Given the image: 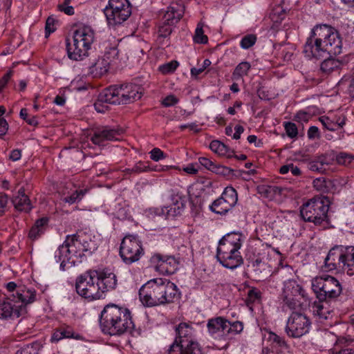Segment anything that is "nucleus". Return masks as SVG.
I'll return each mask as SVG.
<instances>
[{
	"label": "nucleus",
	"instance_id": "ea45409f",
	"mask_svg": "<svg viewBox=\"0 0 354 354\" xmlns=\"http://www.w3.org/2000/svg\"><path fill=\"white\" fill-rule=\"evenodd\" d=\"M152 170L149 165V162L139 161L133 167L127 168L125 171L128 174H140Z\"/></svg>",
	"mask_w": 354,
	"mask_h": 354
},
{
	"label": "nucleus",
	"instance_id": "e2e57ef3",
	"mask_svg": "<svg viewBox=\"0 0 354 354\" xmlns=\"http://www.w3.org/2000/svg\"><path fill=\"white\" fill-rule=\"evenodd\" d=\"M198 161L202 166H203L205 168L211 171H212L213 167L216 164L215 162H214L213 161H212L211 160L206 157H200L198 158Z\"/></svg>",
	"mask_w": 354,
	"mask_h": 354
},
{
	"label": "nucleus",
	"instance_id": "dca6fc26",
	"mask_svg": "<svg viewBox=\"0 0 354 354\" xmlns=\"http://www.w3.org/2000/svg\"><path fill=\"white\" fill-rule=\"evenodd\" d=\"M171 201L172 203L170 205L152 209L151 212L165 219L172 218L181 214L185 207V196L177 193L172 195Z\"/></svg>",
	"mask_w": 354,
	"mask_h": 354
},
{
	"label": "nucleus",
	"instance_id": "6e6d98bb",
	"mask_svg": "<svg viewBox=\"0 0 354 354\" xmlns=\"http://www.w3.org/2000/svg\"><path fill=\"white\" fill-rule=\"evenodd\" d=\"M297 297H283V301L290 309L295 310L297 307L300 306V301Z\"/></svg>",
	"mask_w": 354,
	"mask_h": 354
},
{
	"label": "nucleus",
	"instance_id": "338daca9",
	"mask_svg": "<svg viewBox=\"0 0 354 354\" xmlns=\"http://www.w3.org/2000/svg\"><path fill=\"white\" fill-rule=\"evenodd\" d=\"M57 7L59 11L64 12L68 15H73L74 14V8L71 6L64 7V5H58Z\"/></svg>",
	"mask_w": 354,
	"mask_h": 354
},
{
	"label": "nucleus",
	"instance_id": "a878e982",
	"mask_svg": "<svg viewBox=\"0 0 354 354\" xmlns=\"http://www.w3.org/2000/svg\"><path fill=\"white\" fill-rule=\"evenodd\" d=\"M15 208L20 212H28L31 210L32 206L30 201L25 194L24 187H21L17 192V195L12 200Z\"/></svg>",
	"mask_w": 354,
	"mask_h": 354
},
{
	"label": "nucleus",
	"instance_id": "1a4fd4ad",
	"mask_svg": "<svg viewBox=\"0 0 354 354\" xmlns=\"http://www.w3.org/2000/svg\"><path fill=\"white\" fill-rule=\"evenodd\" d=\"M82 243L80 242V234L68 235L64 243L59 246L55 252V259L56 262H60V269L65 270L66 263H70V260L74 257L82 259L83 252H82Z\"/></svg>",
	"mask_w": 354,
	"mask_h": 354
},
{
	"label": "nucleus",
	"instance_id": "8fccbe9b",
	"mask_svg": "<svg viewBox=\"0 0 354 354\" xmlns=\"http://www.w3.org/2000/svg\"><path fill=\"white\" fill-rule=\"evenodd\" d=\"M9 198L7 194L0 193V216L5 214L9 208Z\"/></svg>",
	"mask_w": 354,
	"mask_h": 354
},
{
	"label": "nucleus",
	"instance_id": "f704fd0d",
	"mask_svg": "<svg viewBox=\"0 0 354 354\" xmlns=\"http://www.w3.org/2000/svg\"><path fill=\"white\" fill-rule=\"evenodd\" d=\"M341 65L342 62L339 60L328 57L322 62L320 69L324 73L329 74L339 69Z\"/></svg>",
	"mask_w": 354,
	"mask_h": 354
},
{
	"label": "nucleus",
	"instance_id": "f03ea898",
	"mask_svg": "<svg viewBox=\"0 0 354 354\" xmlns=\"http://www.w3.org/2000/svg\"><path fill=\"white\" fill-rule=\"evenodd\" d=\"M179 295L175 283L161 278L147 281L139 290L140 299L147 307L171 304Z\"/></svg>",
	"mask_w": 354,
	"mask_h": 354
},
{
	"label": "nucleus",
	"instance_id": "6ab92c4d",
	"mask_svg": "<svg viewBox=\"0 0 354 354\" xmlns=\"http://www.w3.org/2000/svg\"><path fill=\"white\" fill-rule=\"evenodd\" d=\"M176 337L173 344H177L179 347L198 344L194 339V330L192 326L185 322H182L176 327Z\"/></svg>",
	"mask_w": 354,
	"mask_h": 354
},
{
	"label": "nucleus",
	"instance_id": "2eb2a0df",
	"mask_svg": "<svg viewBox=\"0 0 354 354\" xmlns=\"http://www.w3.org/2000/svg\"><path fill=\"white\" fill-rule=\"evenodd\" d=\"M118 56V50L113 46L106 50L103 55L95 59L89 66V73L93 77H100L107 73L110 64Z\"/></svg>",
	"mask_w": 354,
	"mask_h": 354
},
{
	"label": "nucleus",
	"instance_id": "37998d69",
	"mask_svg": "<svg viewBox=\"0 0 354 354\" xmlns=\"http://www.w3.org/2000/svg\"><path fill=\"white\" fill-rule=\"evenodd\" d=\"M174 25L167 24L160 21L158 28V37L160 38H166L169 37L173 30Z\"/></svg>",
	"mask_w": 354,
	"mask_h": 354
},
{
	"label": "nucleus",
	"instance_id": "39448f33",
	"mask_svg": "<svg viewBox=\"0 0 354 354\" xmlns=\"http://www.w3.org/2000/svg\"><path fill=\"white\" fill-rule=\"evenodd\" d=\"M95 41V32L88 25L79 24L73 32V43L66 39L68 57L73 60H82L88 55V50Z\"/></svg>",
	"mask_w": 354,
	"mask_h": 354
},
{
	"label": "nucleus",
	"instance_id": "680f3d73",
	"mask_svg": "<svg viewBox=\"0 0 354 354\" xmlns=\"http://www.w3.org/2000/svg\"><path fill=\"white\" fill-rule=\"evenodd\" d=\"M103 103L111 104L109 101H104L101 99V93H100L97 102L95 103L94 106L95 110L99 113H104L107 106L104 107Z\"/></svg>",
	"mask_w": 354,
	"mask_h": 354
},
{
	"label": "nucleus",
	"instance_id": "69168bd1",
	"mask_svg": "<svg viewBox=\"0 0 354 354\" xmlns=\"http://www.w3.org/2000/svg\"><path fill=\"white\" fill-rule=\"evenodd\" d=\"M8 130V124L6 119H0V137L6 135Z\"/></svg>",
	"mask_w": 354,
	"mask_h": 354
},
{
	"label": "nucleus",
	"instance_id": "5701e85b",
	"mask_svg": "<svg viewBox=\"0 0 354 354\" xmlns=\"http://www.w3.org/2000/svg\"><path fill=\"white\" fill-rule=\"evenodd\" d=\"M15 297V301L18 306L26 308V305L33 303L36 300L37 292L34 288H28L26 286H19L17 290V295H10Z\"/></svg>",
	"mask_w": 354,
	"mask_h": 354
},
{
	"label": "nucleus",
	"instance_id": "423d86ee",
	"mask_svg": "<svg viewBox=\"0 0 354 354\" xmlns=\"http://www.w3.org/2000/svg\"><path fill=\"white\" fill-rule=\"evenodd\" d=\"M329 205L330 201L327 197H314L301 207L300 215L304 221L325 228L330 223L328 215Z\"/></svg>",
	"mask_w": 354,
	"mask_h": 354
},
{
	"label": "nucleus",
	"instance_id": "9b49d317",
	"mask_svg": "<svg viewBox=\"0 0 354 354\" xmlns=\"http://www.w3.org/2000/svg\"><path fill=\"white\" fill-rule=\"evenodd\" d=\"M96 274L97 270H89L77 278L75 288L79 295L89 300L99 299L102 297L97 283H95L94 281Z\"/></svg>",
	"mask_w": 354,
	"mask_h": 354
},
{
	"label": "nucleus",
	"instance_id": "c756f323",
	"mask_svg": "<svg viewBox=\"0 0 354 354\" xmlns=\"http://www.w3.org/2000/svg\"><path fill=\"white\" fill-rule=\"evenodd\" d=\"M64 338L80 339L81 336L79 334H75L72 327L63 326L55 330L51 337V341L57 342Z\"/></svg>",
	"mask_w": 354,
	"mask_h": 354
},
{
	"label": "nucleus",
	"instance_id": "c85d7f7f",
	"mask_svg": "<svg viewBox=\"0 0 354 354\" xmlns=\"http://www.w3.org/2000/svg\"><path fill=\"white\" fill-rule=\"evenodd\" d=\"M330 163L331 159L328 156L322 155L310 161L308 168L312 171L324 173L326 171V167L330 165Z\"/></svg>",
	"mask_w": 354,
	"mask_h": 354
},
{
	"label": "nucleus",
	"instance_id": "5fc2aeb1",
	"mask_svg": "<svg viewBox=\"0 0 354 354\" xmlns=\"http://www.w3.org/2000/svg\"><path fill=\"white\" fill-rule=\"evenodd\" d=\"M233 171L232 169H230L229 167L221 165H216L215 164L214 167H213L212 172L222 175V176H228Z\"/></svg>",
	"mask_w": 354,
	"mask_h": 354
},
{
	"label": "nucleus",
	"instance_id": "b1692460",
	"mask_svg": "<svg viewBox=\"0 0 354 354\" xmlns=\"http://www.w3.org/2000/svg\"><path fill=\"white\" fill-rule=\"evenodd\" d=\"M342 245H335L328 252L324 260L325 268L328 271L342 269Z\"/></svg>",
	"mask_w": 354,
	"mask_h": 354
},
{
	"label": "nucleus",
	"instance_id": "4be33fe9",
	"mask_svg": "<svg viewBox=\"0 0 354 354\" xmlns=\"http://www.w3.org/2000/svg\"><path fill=\"white\" fill-rule=\"evenodd\" d=\"M184 12L185 8L182 3L173 2L167 7L160 21L175 26L183 17Z\"/></svg>",
	"mask_w": 354,
	"mask_h": 354
},
{
	"label": "nucleus",
	"instance_id": "de8ad7c7",
	"mask_svg": "<svg viewBox=\"0 0 354 354\" xmlns=\"http://www.w3.org/2000/svg\"><path fill=\"white\" fill-rule=\"evenodd\" d=\"M179 64L177 61H171L159 66V71L163 74H168L174 72Z\"/></svg>",
	"mask_w": 354,
	"mask_h": 354
},
{
	"label": "nucleus",
	"instance_id": "603ef678",
	"mask_svg": "<svg viewBox=\"0 0 354 354\" xmlns=\"http://www.w3.org/2000/svg\"><path fill=\"white\" fill-rule=\"evenodd\" d=\"M261 298V292L257 288H252L248 292L247 301L248 303H254L259 301Z\"/></svg>",
	"mask_w": 354,
	"mask_h": 354
},
{
	"label": "nucleus",
	"instance_id": "f3484780",
	"mask_svg": "<svg viewBox=\"0 0 354 354\" xmlns=\"http://www.w3.org/2000/svg\"><path fill=\"white\" fill-rule=\"evenodd\" d=\"M124 133L122 128H112L104 126L96 128L91 136V140L95 145L104 146L108 141L119 140V136Z\"/></svg>",
	"mask_w": 354,
	"mask_h": 354
},
{
	"label": "nucleus",
	"instance_id": "49530a36",
	"mask_svg": "<svg viewBox=\"0 0 354 354\" xmlns=\"http://www.w3.org/2000/svg\"><path fill=\"white\" fill-rule=\"evenodd\" d=\"M279 171L281 174H286L290 172L295 176H299L301 173L300 169L292 163L283 165L280 168Z\"/></svg>",
	"mask_w": 354,
	"mask_h": 354
},
{
	"label": "nucleus",
	"instance_id": "393cba45",
	"mask_svg": "<svg viewBox=\"0 0 354 354\" xmlns=\"http://www.w3.org/2000/svg\"><path fill=\"white\" fill-rule=\"evenodd\" d=\"M227 319L222 317L209 319L207 324L208 332L212 335L226 334V329L227 328Z\"/></svg>",
	"mask_w": 354,
	"mask_h": 354
},
{
	"label": "nucleus",
	"instance_id": "7ed1b4c3",
	"mask_svg": "<svg viewBox=\"0 0 354 354\" xmlns=\"http://www.w3.org/2000/svg\"><path fill=\"white\" fill-rule=\"evenodd\" d=\"M100 324L102 332L110 335H121L134 328L130 310L113 304L104 306L100 314Z\"/></svg>",
	"mask_w": 354,
	"mask_h": 354
},
{
	"label": "nucleus",
	"instance_id": "58836bf2",
	"mask_svg": "<svg viewBox=\"0 0 354 354\" xmlns=\"http://www.w3.org/2000/svg\"><path fill=\"white\" fill-rule=\"evenodd\" d=\"M203 26V23L199 22L195 30L194 41L197 44H207L208 41L207 37L204 34Z\"/></svg>",
	"mask_w": 354,
	"mask_h": 354
},
{
	"label": "nucleus",
	"instance_id": "cd10ccee",
	"mask_svg": "<svg viewBox=\"0 0 354 354\" xmlns=\"http://www.w3.org/2000/svg\"><path fill=\"white\" fill-rule=\"evenodd\" d=\"M304 297V290L302 287L293 279H290L284 283L283 297Z\"/></svg>",
	"mask_w": 354,
	"mask_h": 354
},
{
	"label": "nucleus",
	"instance_id": "774afa93",
	"mask_svg": "<svg viewBox=\"0 0 354 354\" xmlns=\"http://www.w3.org/2000/svg\"><path fill=\"white\" fill-rule=\"evenodd\" d=\"M319 136V129L315 126H312L308 129V137L310 139L315 138Z\"/></svg>",
	"mask_w": 354,
	"mask_h": 354
},
{
	"label": "nucleus",
	"instance_id": "864d4df0",
	"mask_svg": "<svg viewBox=\"0 0 354 354\" xmlns=\"http://www.w3.org/2000/svg\"><path fill=\"white\" fill-rule=\"evenodd\" d=\"M20 116L23 118L26 122L32 126H37L38 124V122L37 118L35 116H32L29 118L28 115V111L26 109H21L20 111Z\"/></svg>",
	"mask_w": 354,
	"mask_h": 354
},
{
	"label": "nucleus",
	"instance_id": "4468645a",
	"mask_svg": "<svg viewBox=\"0 0 354 354\" xmlns=\"http://www.w3.org/2000/svg\"><path fill=\"white\" fill-rule=\"evenodd\" d=\"M238 201V194L234 188L227 187L221 196L213 201L209 209L215 214L223 215L231 210Z\"/></svg>",
	"mask_w": 354,
	"mask_h": 354
},
{
	"label": "nucleus",
	"instance_id": "f8f14e48",
	"mask_svg": "<svg viewBox=\"0 0 354 354\" xmlns=\"http://www.w3.org/2000/svg\"><path fill=\"white\" fill-rule=\"evenodd\" d=\"M143 254L144 249L138 236L127 234L123 238L120 247V255L125 263L136 262Z\"/></svg>",
	"mask_w": 354,
	"mask_h": 354
},
{
	"label": "nucleus",
	"instance_id": "a19ab883",
	"mask_svg": "<svg viewBox=\"0 0 354 354\" xmlns=\"http://www.w3.org/2000/svg\"><path fill=\"white\" fill-rule=\"evenodd\" d=\"M313 187L317 191L322 192H327L329 189V186L331 184L330 180H327L325 178L320 177L315 179L313 182Z\"/></svg>",
	"mask_w": 354,
	"mask_h": 354
},
{
	"label": "nucleus",
	"instance_id": "0eeeda50",
	"mask_svg": "<svg viewBox=\"0 0 354 354\" xmlns=\"http://www.w3.org/2000/svg\"><path fill=\"white\" fill-rule=\"evenodd\" d=\"M142 88L133 84L112 86L101 93V99L113 104H129L141 98Z\"/></svg>",
	"mask_w": 354,
	"mask_h": 354
},
{
	"label": "nucleus",
	"instance_id": "0e129e2a",
	"mask_svg": "<svg viewBox=\"0 0 354 354\" xmlns=\"http://www.w3.org/2000/svg\"><path fill=\"white\" fill-rule=\"evenodd\" d=\"M266 263H263L262 261L260 259H257L253 263H252V268L253 271L255 274V275L258 276L260 271L261 267H266Z\"/></svg>",
	"mask_w": 354,
	"mask_h": 354
},
{
	"label": "nucleus",
	"instance_id": "79ce46f5",
	"mask_svg": "<svg viewBox=\"0 0 354 354\" xmlns=\"http://www.w3.org/2000/svg\"><path fill=\"white\" fill-rule=\"evenodd\" d=\"M268 340L275 343L281 348H288V347L285 339L273 332H269Z\"/></svg>",
	"mask_w": 354,
	"mask_h": 354
},
{
	"label": "nucleus",
	"instance_id": "bb28decb",
	"mask_svg": "<svg viewBox=\"0 0 354 354\" xmlns=\"http://www.w3.org/2000/svg\"><path fill=\"white\" fill-rule=\"evenodd\" d=\"M342 254H344L342 257V270H346L348 275H353L352 272L353 267L354 266V246H344L342 245Z\"/></svg>",
	"mask_w": 354,
	"mask_h": 354
},
{
	"label": "nucleus",
	"instance_id": "aec40b11",
	"mask_svg": "<svg viewBox=\"0 0 354 354\" xmlns=\"http://www.w3.org/2000/svg\"><path fill=\"white\" fill-rule=\"evenodd\" d=\"M151 262L156 263L158 269L168 274L174 273L178 268V263L172 256H165L158 253L154 254L151 258Z\"/></svg>",
	"mask_w": 354,
	"mask_h": 354
},
{
	"label": "nucleus",
	"instance_id": "4c0bfd02",
	"mask_svg": "<svg viewBox=\"0 0 354 354\" xmlns=\"http://www.w3.org/2000/svg\"><path fill=\"white\" fill-rule=\"evenodd\" d=\"M87 192V189H76L70 196L64 198L63 201L70 205L79 203Z\"/></svg>",
	"mask_w": 354,
	"mask_h": 354
},
{
	"label": "nucleus",
	"instance_id": "a211bd4d",
	"mask_svg": "<svg viewBox=\"0 0 354 354\" xmlns=\"http://www.w3.org/2000/svg\"><path fill=\"white\" fill-rule=\"evenodd\" d=\"M26 313V310L23 307L18 306L15 301V297H12L10 295L7 296L6 299L0 303V319H14L19 317Z\"/></svg>",
	"mask_w": 354,
	"mask_h": 354
},
{
	"label": "nucleus",
	"instance_id": "4d7b16f0",
	"mask_svg": "<svg viewBox=\"0 0 354 354\" xmlns=\"http://www.w3.org/2000/svg\"><path fill=\"white\" fill-rule=\"evenodd\" d=\"M320 122L322 123V124L328 129L329 131H335L337 130V124L333 122L331 120L329 119L328 117H322L319 118Z\"/></svg>",
	"mask_w": 354,
	"mask_h": 354
},
{
	"label": "nucleus",
	"instance_id": "13d9d810",
	"mask_svg": "<svg viewBox=\"0 0 354 354\" xmlns=\"http://www.w3.org/2000/svg\"><path fill=\"white\" fill-rule=\"evenodd\" d=\"M178 101V99L174 95H169L162 100V104L165 107H169L176 104Z\"/></svg>",
	"mask_w": 354,
	"mask_h": 354
},
{
	"label": "nucleus",
	"instance_id": "c03bdc74",
	"mask_svg": "<svg viewBox=\"0 0 354 354\" xmlns=\"http://www.w3.org/2000/svg\"><path fill=\"white\" fill-rule=\"evenodd\" d=\"M256 41L257 36L255 35H247L241 39L240 41V46L243 49H248L254 46Z\"/></svg>",
	"mask_w": 354,
	"mask_h": 354
},
{
	"label": "nucleus",
	"instance_id": "ddd939ff",
	"mask_svg": "<svg viewBox=\"0 0 354 354\" xmlns=\"http://www.w3.org/2000/svg\"><path fill=\"white\" fill-rule=\"evenodd\" d=\"M310 326L311 322L306 315L294 311L288 319L285 331L290 337L299 338L309 332Z\"/></svg>",
	"mask_w": 354,
	"mask_h": 354
},
{
	"label": "nucleus",
	"instance_id": "9d476101",
	"mask_svg": "<svg viewBox=\"0 0 354 354\" xmlns=\"http://www.w3.org/2000/svg\"><path fill=\"white\" fill-rule=\"evenodd\" d=\"M104 12L109 25H120L131 15V4L128 0H109Z\"/></svg>",
	"mask_w": 354,
	"mask_h": 354
},
{
	"label": "nucleus",
	"instance_id": "2f4dec72",
	"mask_svg": "<svg viewBox=\"0 0 354 354\" xmlns=\"http://www.w3.org/2000/svg\"><path fill=\"white\" fill-rule=\"evenodd\" d=\"M48 219L46 217L37 219L33 226L30 228L28 237L35 241L39 238L44 233L48 226Z\"/></svg>",
	"mask_w": 354,
	"mask_h": 354
},
{
	"label": "nucleus",
	"instance_id": "09e8293b",
	"mask_svg": "<svg viewBox=\"0 0 354 354\" xmlns=\"http://www.w3.org/2000/svg\"><path fill=\"white\" fill-rule=\"evenodd\" d=\"M227 328L226 329V334L234 333L235 334L241 333L243 329V324L240 322H234L231 323L227 321Z\"/></svg>",
	"mask_w": 354,
	"mask_h": 354
},
{
	"label": "nucleus",
	"instance_id": "6e6552de",
	"mask_svg": "<svg viewBox=\"0 0 354 354\" xmlns=\"http://www.w3.org/2000/svg\"><path fill=\"white\" fill-rule=\"evenodd\" d=\"M312 289L320 301L337 298L342 291L339 281L329 275L314 278L312 280Z\"/></svg>",
	"mask_w": 354,
	"mask_h": 354
},
{
	"label": "nucleus",
	"instance_id": "412c9836",
	"mask_svg": "<svg viewBox=\"0 0 354 354\" xmlns=\"http://www.w3.org/2000/svg\"><path fill=\"white\" fill-rule=\"evenodd\" d=\"M95 276L98 280L97 286L101 294L113 290L117 286L116 275L109 270L97 271Z\"/></svg>",
	"mask_w": 354,
	"mask_h": 354
},
{
	"label": "nucleus",
	"instance_id": "72a5a7b5",
	"mask_svg": "<svg viewBox=\"0 0 354 354\" xmlns=\"http://www.w3.org/2000/svg\"><path fill=\"white\" fill-rule=\"evenodd\" d=\"M313 313L318 317L319 322L331 319L333 317V310L330 309L329 306L326 303L315 304Z\"/></svg>",
	"mask_w": 354,
	"mask_h": 354
},
{
	"label": "nucleus",
	"instance_id": "a18cd8bd",
	"mask_svg": "<svg viewBox=\"0 0 354 354\" xmlns=\"http://www.w3.org/2000/svg\"><path fill=\"white\" fill-rule=\"evenodd\" d=\"M39 345L37 344H27L17 351L15 354H39Z\"/></svg>",
	"mask_w": 354,
	"mask_h": 354
},
{
	"label": "nucleus",
	"instance_id": "e433bc0d",
	"mask_svg": "<svg viewBox=\"0 0 354 354\" xmlns=\"http://www.w3.org/2000/svg\"><path fill=\"white\" fill-rule=\"evenodd\" d=\"M80 242L82 243L81 249L82 252H83V257L91 255L97 249L95 242L91 239L88 241L85 236L80 235Z\"/></svg>",
	"mask_w": 354,
	"mask_h": 354
},
{
	"label": "nucleus",
	"instance_id": "3c124183",
	"mask_svg": "<svg viewBox=\"0 0 354 354\" xmlns=\"http://www.w3.org/2000/svg\"><path fill=\"white\" fill-rule=\"evenodd\" d=\"M284 127L288 137L293 138L297 136V127L295 123L290 122H285Z\"/></svg>",
	"mask_w": 354,
	"mask_h": 354
},
{
	"label": "nucleus",
	"instance_id": "473e14b6",
	"mask_svg": "<svg viewBox=\"0 0 354 354\" xmlns=\"http://www.w3.org/2000/svg\"><path fill=\"white\" fill-rule=\"evenodd\" d=\"M210 149L221 156L231 158L233 156V150L230 149L219 140H213L209 145Z\"/></svg>",
	"mask_w": 354,
	"mask_h": 354
},
{
	"label": "nucleus",
	"instance_id": "20e7f679",
	"mask_svg": "<svg viewBox=\"0 0 354 354\" xmlns=\"http://www.w3.org/2000/svg\"><path fill=\"white\" fill-rule=\"evenodd\" d=\"M241 232H232L222 237L216 250L217 261L225 268L234 270L243 263L240 249L244 241Z\"/></svg>",
	"mask_w": 354,
	"mask_h": 354
},
{
	"label": "nucleus",
	"instance_id": "052dcab7",
	"mask_svg": "<svg viewBox=\"0 0 354 354\" xmlns=\"http://www.w3.org/2000/svg\"><path fill=\"white\" fill-rule=\"evenodd\" d=\"M55 20L52 17H48L46 22L45 30L46 37H48L50 33L55 30Z\"/></svg>",
	"mask_w": 354,
	"mask_h": 354
},
{
	"label": "nucleus",
	"instance_id": "bf43d9fd",
	"mask_svg": "<svg viewBox=\"0 0 354 354\" xmlns=\"http://www.w3.org/2000/svg\"><path fill=\"white\" fill-rule=\"evenodd\" d=\"M150 158L154 161H159L165 158V155L159 148H154L150 151Z\"/></svg>",
	"mask_w": 354,
	"mask_h": 354
},
{
	"label": "nucleus",
	"instance_id": "7c9ffc66",
	"mask_svg": "<svg viewBox=\"0 0 354 354\" xmlns=\"http://www.w3.org/2000/svg\"><path fill=\"white\" fill-rule=\"evenodd\" d=\"M168 354H203L198 344L179 347L177 344H172L168 349Z\"/></svg>",
	"mask_w": 354,
	"mask_h": 354
},
{
	"label": "nucleus",
	"instance_id": "c9c22d12",
	"mask_svg": "<svg viewBox=\"0 0 354 354\" xmlns=\"http://www.w3.org/2000/svg\"><path fill=\"white\" fill-rule=\"evenodd\" d=\"M251 65L248 62H242L239 64L235 69L234 70L232 75V78L235 80L241 79L243 76L248 75Z\"/></svg>",
	"mask_w": 354,
	"mask_h": 354
},
{
	"label": "nucleus",
	"instance_id": "f257e3e1",
	"mask_svg": "<svg viewBox=\"0 0 354 354\" xmlns=\"http://www.w3.org/2000/svg\"><path fill=\"white\" fill-rule=\"evenodd\" d=\"M342 52V37L337 30L328 24H317L311 29L303 50L310 59L335 56Z\"/></svg>",
	"mask_w": 354,
	"mask_h": 354
}]
</instances>
